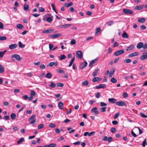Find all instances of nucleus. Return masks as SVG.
<instances>
[{"instance_id": "f257e3e1", "label": "nucleus", "mask_w": 147, "mask_h": 147, "mask_svg": "<svg viewBox=\"0 0 147 147\" xmlns=\"http://www.w3.org/2000/svg\"><path fill=\"white\" fill-rule=\"evenodd\" d=\"M123 11L124 13L127 14H132L133 13V11L130 9H123Z\"/></svg>"}, {"instance_id": "f03ea898", "label": "nucleus", "mask_w": 147, "mask_h": 147, "mask_svg": "<svg viewBox=\"0 0 147 147\" xmlns=\"http://www.w3.org/2000/svg\"><path fill=\"white\" fill-rule=\"evenodd\" d=\"M124 51L123 49H121L117 51L114 53V55L117 56L124 53Z\"/></svg>"}, {"instance_id": "7ed1b4c3", "label": "nucleus", "mask_w": 147, "mask_h": 147, "mask_svg": "<svg viewBox=\"0 0 147 147\" xmlns=\"http://www.w3.org/2000/svg\"><path fill=\"white\" fill-rule=\"evenodd\" d=\"M116 104L119 106H125L126 105V103L124 101H122L116 102Z\"/></svg>"}, {"instance_id": "20e7f679", "label": "nucleus", "mask_w": 147, "mask_h": 147, "mask_svg": "<svg viewBox=\"0 0 147 147\" xmlns=\"http://www.w3.org/2000/svg\"><path fill=\"white\" fill-rule=\"evenodd\" d=\"M61 34L58 33L55 34L50 35L49 36V38H55L59 36H61Z\"/></svg>"}, {"instance_id": "39448f33", "label": "nucleus", "mask_w": 147, "mask_h": 147, "mask_svg": "<svg viewBox=\"0 0 147 147\" xmlns=\"http://www.w3.org/2000/svg\"><path fill=\"white\" fill-rule=\"evenodd\" d=\"M106 87V85L105 84H100L98 86H96V88L97 89H99L101 88H104Z\"/></svg>"}, {"instance_id": "423d86ee", "label": "nucleus", "mask_w": 147, "mask_h": 147, "mask_svg": "<svg viewBox=\"0 0 147 147\" xmlns=\"http://www.w3.org/2000/svg\"><path fill=\"white\" fill-rule=\"evenodd\" d=\"M76 57L78 58L81 59L82 58V54L81 51H78L76 53Z\"/></svg>"}, {"instance_id": "0eeeda50", "label": "nucleus", "mask_w": 147, "mask_h": 147, "mask_svg": "<svg viewBox=\"0 0 147 147\" xmlns=\"http://www.w3.org/2000/svg\"><path fill=\"white\" fill-rule=\"evenodd\" d=\"M88 64L87 62L84 61V63L81 64L80 65V67L81 69H82L84 67H86Z\"/></svg>"}, {"instance_id": "6e6552de", "label": "nucleus", "mask_w": 147, "mask_h": 147, "mask_svg": "<svg viewBox=\"0 0 147 147\" xmlns=\"http://www.w3.org/2000/svg\"><path fill=\"white\" fill-rule=\"evenodd\" d=\"M11 58H15L17 60L20 61L21 60V58L20 56L17 54H14L11 56Z\"/></svg>"}, {"instance_id": "1a4fd4ad", "label": "nucleus", "mask_w": 147, "mask_h": 147, "mask_svg": "<svg viewBox=\"0 0 147 147\" xmlns=\"http://www.w3.org/2000/svg\"><path fill=\"white\" fill-rule=\"evenodd\" d=\"M139 55V53L138 52H135L129 54L128 55V57H132L135 56H137Z\"/></svg>"}, {"instance_id": "9d476101", "label": "nucleus", "mask_w": 147, "mask_h": 147, "mask_svg": "<svg viewBox=\"0 0 147 147\" xmlns=\"http://www.w3.org/2000/svg\"><path fill=\"white\" fill-rule=\"evenodd\" d=\"M140 59L142 60H144L147 58V53H145L142 54V55L141 56Z\"/></svg>"}, {"instance_id": "9b49d317", "label": "nucleus", "mask_w": 147, "mask_h": 147, "mask_svg": "<svg viewBox=\"0 0 147 147\" xmlns=\"http://www.w3.org/2000/svg\"><path fill=\"white\" fill-rule=\"evenodd\" d=\"M144 43L142 42L138 43L137 45V47L138 49H140L142 47L143 48Z\"/></svg>"}, {"instance_id": "f8f14e48", "label": "nucleus", "mask_w": 147, "mask_h": 147, "mask_svg": "<svg viewBox=\"0 0 147 147\" xmlns=\"http://www.w3.org/2000/svg\"><path fill=\"white\" fill-rule=\"evenodd\" d=\"M17 45L16 44H11L9 46V48L11 49H13L17 47Z\"/></svg>"}, {"instance_id": "ddd939ff", "label": "nucleus", "mask_w": 147, "mask_h": 147, "mask_svg": "<svg viewBox=\"0 0 147 147\" xmlns=\"http://www.w3.org/2000/svg\"><path fill=\"white\" fill-rule=\"evenodd\" d=\"M53 31V29H49L43 30L42 31V32L44 33H51Z\"/></svg>"}, {"instance_id": "4468645a", "label": "nucleus", "mask_w": 147, "mask_h": 147, "mask_svg": "<svg viewBox=\"0 0 147 147\" xmlns=\"http://www.w3.org/2000/svg\"><path fill=\"white\" fill-rule=\"evenodd\" d=\"M97 61L98 59L97 58H96L93 59V60H92L90 63L89 64V66H91L92 67H93V64L95 63Z\"/></svg>"}, {"instance_id": "2eb2a0df", "label": "nucleus", "mask_w": 147, "mask_h": 147, "mask_svg": "<svg viewBox=\"0 0 147 147\" xmlns=\"http://www.w3.org/2000/svg\"><path fill=\"white\" fill-rule=\"evenodd\" d=\"M134 47V45H131L127 47L126 51H127L131 50L133 49Z\"/></svg>"}, {"instance_id": "dca6fc26", "label": "nucleus", "mask_w": 147, "mask_h": 147, "mask_svg": "<svg viewBox=\"0 0 147 147\" xmlns=\"http://www.w3.org/2000/svg\"><path fill=\"white\" fill-rule=\"evenodd\" d=\"M116 99H115L114 98H109L108 99V101L109 102H110L111 103H116Z\"/></svg>"}, {"instance_id": "f3484780", "label": "nucleus", "mask_w": 147, "mask_h": 147, "mask_svg": "<svg viewBox=\"0 0 147 147\" xmlns=\"http://www.w3.org/2000/svg\"><path fill=\"white\" fill-rule=\"evenodd\" d=\"M144 6L143 5H140L139 6H136L135 7V9L137 10H140L142 9Z\"/></svg>"}, {"instance_id": "a211bd4d", "label": "nucleus", "mask_w": 147, "mask_h": 147, "mask_svg": "<svg viewBox=\"0 0 147 147\" xmlns=\"http://www.w3.org/2000/svg\"><path fill=\"white\" fill-rule=\"evenodd\" d=\"M71 25V24H66L63 25H62L59 26V27L61 28H66L69 27V26Z\"/></svg>"}, {"instance_id": "6ab92c4d", "label": "nucleus", "mask_w": 147, "mask_h": 147, "mask_svg": "<svg viewBox=\"0 0 147 147\" xmlns=\"http://www.w3.org/2000/svg\"><path fill=\"white\" fill-rule=\"evenodd\" d=\"M53 16H52V18L49 17H47L46 18V20L47 22L49 23H51L53 21Z\"/></svg>"}, {"instance_id": "aec40b11", "label": "nucleus", "mask_w": 147, "mask_h": 147, "mask_svg": "<svg viewBox=\"0 0 147 147\" xmlns=\"http://www.w3.org/2000/svg\"><path fill=\"white\" fill-rule=\"evenodd\" d=\"M101 78L99 77H94L92 80V82H95L99 81L101 80Z\"/></svg>"}, {"instance_id": "412c9836", "label": "nucleus", "mask_w": 147, "mask_h": 147, "mask_svg": "<svg viewBox=\"0 0 147 147\" xmlns=\"http://www.w3.org/2000/svg\"><path fill=\"white\" fill-rule=\"evenodd\" d=\"M122 37L124 38H128V36L127 34L125 32H124L122 34Z\"/></svg>"}, {"instance_id": "4be33fe9", "label": "nucleus", "mask_w": 147, "mask_h": 147, "mask_svg": "<svg viewBox=\"0 0 147 147\" xmlns=\"http://www.w3.org/2000/svg\"><path fill=\"white\" fill-rule=\"evenodd\" d=\"M63 104L62 102H59L58 104V106L59 108V109H63Z\"/></svg>"}, {"instance_id": "5701e85b", "label": "nucleus", "mask_w": 147, "mask_h": 147, "mask_svg": "<svg viewBox=\"0 0 147 147\" xmlns=\"http://www.w3.org/2000/svg\"><path fill=\"white\" fill-rule=\"evenodd\" d=\"M73 5V3L72 2H70L69 3H65L64 4L65 6L67 7H68L69 6H70L72 5Z\"/></svg>"}, {"instance_id": "b1692460", "label": "nucleus", "mask_w": 147, "mask_h": 147, "mask_svg": "<svg viewBox=\"0 0 147 147\" xmlns=\"http://www.w3.org/2000/svg\"><path fill=\"white\" fill-rule=\"evenodd\" d=\"M146 21V20L144 18H141L138 19V21L140 23H143Z\"/></svg>"}, {"instance_id": "393cba45", "label": "nucleus", "mask_w": 147, "mask_h": 147, "mask_svg": "<svg viewBox=\"0 0 147 147\" xmlns=\"http://www.w3.org/2000/svg\"><path fill=\"white\" fill-rule=\"evenodd\" d=\"M98 69H96L94 70V71L92 73V75L93 76L95 77L97 75L98 73Z\"/></svg>"}, {"instance_id": "a878e982", "label": "nucleus", "mask_w": 147, "mask_h": 147, "mask_svg": "<svg viewBox=\"0 0 147 147\" xmlns=\"http://www.w3.org/2000/svg\"><path fill=\"white\" fill-rule=\"evenodd\" d=\"M4 71V68L1 65H0V73H3Z\"/></svg>"}, {"instance_id": "bb28decb", "label": "nucleus", "mask_w": 147, "mask_h": 147, "mask_svg": "<svg viewBox=\"0 0 147 147\" xmlns=\"http://www.w3.org/2000/svg\"><path fill=\"white\" fill-rule=\"evenodd\" d=\"M75 60V57L74 56V57H73V58L71 59V61L70 62L69 64L68 65V66L70 67L71 66L73 63L74 61Z\"/></svg>"}, {"instance_id": "cd10ccee", "label": "nucleus", "mask_w": 147, "mask_h": 147, "mask_svg": "<svg viewBox=\"0 0 147 147\" xmlns=\"http://www.w3.org/2000/svg\"><path fill=\"white\" fill-rule=\"evenodd\" d=\"M7 52L6 50H4L3 51H0V57H2Z\"/></svg>"}, {"instance_id": "c85d7f7f", "label": "nucleus", "mask_w": 147, "mask_h": 147, "mask_svg": "<svg viewBox=\"0 0 147 147\" xmlns=\"http://www.w3.org/2000/svg\"><path fill=\"white\" fill-rule=\"evenodd\" d=\"M10 117L11 119L14 120L16 118V115L15 113H12L10 115Z\"/></svg>"}, {"instance_id": "c756f323", "label": "nucleus", "mask_w": 147, "mask_h": 147, "mask_svg": "<svg viewBox=\"0 0 147 147\" xmlns=\"http://www.w3.org/2000/svg\"><path fill=\"white\" fill-rule=\"evenodd\" d=\"M24 141V138H21L18 141L17 143L18 144H20Z\"/></svg>"}, {"instance_id": "7c9ffc66", "label": "nucleus", "mask_w": 147, "mask_h": 147, "mask_svg": "<svg viewBox=\"0 0 147 147\" xmlns=\"http://www.w3.org/2000/svg\"><path fill=\"white\" fill-rule=\"evenodd\" d=\"M52 75L51 74V73L50 72L47 73L46 75V77L48 78H51L52 77Z\"/></svg>"}, {"instance_id": "2f4dec72", "label": "nucleus", "mask_w": 147, "mask_h": 147, "mask_svg": "<svg viewBox=\"0 0 147 147\" xmlns=\"http://www.w3.org/2000/svg\"><path fill=\"white\" fill-rule=\"evenodd\" d=\"M56 86V85L53 82H51V84L50 85V86L52 88H55Z\"/></svg>"}, {"instance_id": "473e14b6", "label": "nucleus", "mask_w": 147, "mask_h": 147, "mask_svg": "<svg viewBox=\"0 0 147 147\" xmlns=\"http://www.w3.org/2000/svg\"><path fill=\"white\" fill-rule=\"evenodd\" d=\"M66 56L64 55H62L60 56L59 59L62 60L65 59L66 58Z\"/></svg>"}, {"instance_id": "72a5a7b5", "label": "nucleus", "mask_w": 147, "mask_h": 147, "mask_svg": "<svg viewBox=\"0 0 147 147\" xmlns=\"http://www.w3.org/2000/svg\"><path fill=\"white\" fill-rule=\"evenodd\" d=\"M115 72V69H113L112 71H110V72H109V77L111 78V77L113 75V74H114V72Z\"/></svg>"}, {"instance_id": "f704fd0d", "label": "nucleus", "mask_w": 147, "mask_h": 147, "mask_svg": "<svg viewBox=\"0 0 147 147\" xmlns=\"http://www.w3.org/2000/svg\"><path fill=\"white\" fill-rule=\"evenodd\" d=\"M17 27L19 29H22L24 27L23 26L20 24H18L17 25Z\"/></svg>"}, {"instance_id": "c9c22d12", "label": "nucleus", "mask_w": 147, "mask_h": 147, "mask_svg": "<svg viewBox=\"0 0 147 147\" xmlns=\"http://www.w3.org/2000/svg\"><path fill=\"white\" fill-rule=\"evenodd\" d=\"M24 9L25 10H26L28 9L29 8V5L28 4H25L24 7Z\"/></svg>"}, {"instance_id": "e433bc0d", "label": "nucleus", "mask_w": 147, "mask_h": 147, "mask_svg": "<svg viewBox=\"0 0 147 147\" xmlns=\"http://www.w3.org/2000/svg\"><path fill=\"white\" fill-rule=\"evenodd\" d=\"M107 107H103L100 109V111L101 112H103L106 111Z\"/></svg>"}, {"instance_id": "4c0bfd02", "label": "nucleus", "mask_w": 147, "mask_h": 147, "mask_svg": "<svg viewBox=\"0 0 147 147\" xmlns=\"http://www.w3.org/2000/svg\"><path fill=\"white\" fill-rule=\"evenodd\" d=\"M111 81L113 83H116L117 80L115 78H112L111 80Z\"/></svg>"}, {"instance_id": "58836bf2", "label": "nucleus", "mask_w": 147, "mask_h": 147, "mask_svg": "<svg viewBox=\"0 0 147 147\" xmlns=\"http://www.w3.org/2000/svg\"><path fill=\"white\" fill-rule=\"evenodd\" d=\"M56 85L57 86V87H62L64 85V84H63L62 83H57L56 84Z\"/></svg>"}, {"instance_id": "ea45409f", "label": "nucleus", "mask_w": 147, "mask_h": 147, "mask_svg": "<svg viewBox=\"0 0 147 147\" xmlns=\"http://www.w3.org/2000/svg\"><path fill=\"white\" fill-rule=\"evenodd\" d=\"M35 117V115H33L29 118L28 119V121H30L32 120H34Z\"/></svg>"}, {"instance_id": "a19ab883", "label": "nucleus", "mask_w": 147, "mask_h": 147, "mask_svg": "<svg viewBox=\"0 0 147 147\" xmlns=\"http://www.w3.org/2000/svg\"><path fill=\"white\" fill-rule=\"evenodd\" d=\"M82 84L84 86H86L88 84V82L87 81H85L82 82Z\"/></svg>"}, {"instance_id": "79ce46f5", "label": "nucleus", "mask_w": 147, "mask_h": 147, "mask_svg": "<svg viewBox=\"0 0 147 147\" xmlns=\"http://www.w3.org/2000/svg\"><path fill=\"white\" fill-rule=\"evenodd\" d=\"M18 45L20 47L24 48V45L20 41L18 42Z\"/></svg>"}, {"instance_id": "37998d69", "label": "nucleus", "mask_w": 147, "mask_h": 147, "mask_svg": "<svg viewBox=\"0 0 147 147\" xmlns=\"http://www.w3.org/2000/svg\"><path fill=\"white\" fill-rule=\"evenodd\" d=\"M7 37L6 36H0V41H2L6 40Z\"/></svg>"}, {"instance_id": "c03bdc74", "label": "nucleus", "mask_w": 147, "mask_h": 147, "mask_svg": "<svg viewBox=\"0 0 147 147\" xmlns=\"http://www.w3.org/2000/svg\"><path fill=\"white\" fill-rule=\"evenodd\" d=\"M31 96H33L36 95V93L35 91L33 90H31Z\"/></svg>"}, {"instance_id": "a18cd8bd", "label": "nucleus", "mask_w": 147, "mask_h": 147, "mask_svg": "<svg viewBox=\"0 0 147 147\" xmlns=\"http://www.w3.org/2000/svg\"><path fill=\"white\" fill-rule=\"evenodd\" d=\"M131 61L130 59H125L124 60V61L125 63H130L131 62Z\"/></svg>"}, {"instance_id": "49530a36", "label": "nucleus", "mask_w": 147, "mask_h": 147, "mask_svg": "<svg viewBox=\"0 0 147 147\" xmlns=\"http://www.w3.org/2000/svg\"><path fill=\"white\" fill-rule=\"evenodd\" d=\"M119 115H120V113H116L115 114L114 116V119H117L118 117V116H119Z\"/></svg>"}, {"instance_id": "de8ad7c7", "label": "nucleus", "mask_w": 147, "mask_h": 147, "mask_svg": "<svg viewBox=\"0 0 147 147\" xmlns=\"http://www.w3.org/2000/svg\"><path fill=\"white\" fill-rule=\"evenodd\" d=\"M49 126L51 128H54L55 127V125L53 123H51L49 124Z\"/></svg>"}, {"instance_id": "09e8293b", "label": "nucleus", "mask_w": 147, "mask_h": 147, "mask_svg": "<svg viewBox=\"0 0 147 147\" xmlns=\"http://www.w3.org/2000/svg\"><path fill=\"white\" fill-rule=\"evenodd\" d=\"M57 71L59 73H65L64 71L60 69H58L57 70Z\"/></svg>"}, {"instance_id": "8fccbe9b", "label": "nucleus", "mask_w": 147, "mask_h": 147, "mask_svg": "<svg viewBox=\"0 0 147 147\" xmlns=\"http://www.w3.org/2000/svg\"><path fill=\"white\" fill-rule=\"evenodd\" d=\"M146 139H145L144 141L142 143V145L143 147H145L146 144Z\"/></svg>"}, {"instance_id": "3c124183", "label": "nucleus", "mask_w": 147, "mask_h": 147, "mask_svg": "<svg viewBox=\"0 0 147 147\" xmlns=\"http://www.w3.org/2000/svg\"><path fill=\"white\" fill-rule=\"evenodd\" d=\"M111 131L113 133H115L116 131V129L114 127H112L111 129Z\"/></svg>"}, {"instance_id": "603ef678", "label": "nucleus", "mask_w": 147, "mask_h": 147, "mask_svg": "<svg viewBox=\"0 0 147 147\" xmlns=\"http://www.w3.org/2000/svg\"><path fill=\"white\" fill-rule=\"evenodd\" d=\"M107 105L106 103L101 102L100 103V106L101 107H103L106 106Z\"/></svg>"}, {"instance_id": "864d4df0", "label": "nucleus", "mask_w": 147, "mask_h": 147, "mask_svg": "<svg viewBox=\"0 0 147 147\" xmlns=\"http://www.w3.org/2000/svg\"><path fill=\"white\" fill-rule=\"evenodd\" d=\"M49 147H55L56 146V145L54 143H52L49 144Z\"/></svg>"}, {"instance_id": "5fc2aeb1", "label": "nucleus", "mask_w": 147, "mask_h": 147, "mask_svg": "<svg viewBox=\"0 0 147 147\" xmlns=\"http://www.w3.org/2000/svg\"><path fill=\"white\" fill-rule=\"evenodd\" d=\"M140 115L141 116L143 117L144 118H146L147 117V116L144 115V113H140Z\"/></svg>"}, {"instance_id": "6e6d98bb", "label": "nucleus", "mask_w": 147, "mask_h": 147, "mask_svg": "<svg viewBox=\"0 0 147 147\" xmlns=\"http://www.w3.org/2000/svg\"><path fill=\"white\" fill-rule=\"evenodd\" d=\"M100 95V93L99 92H97V93L95 95L96 98H99Z\"/></svg>"}, {"instance_id": "4d7b16f0", "label": "nucleus", "mask_w": 147, "mask_h": 147, "mask_svg": "<svg viewBox=\"0 0 147 147\" xmlns=\"http://www.w3.org/2000/svg\"><path fill=\"white\" fill-rule=\"evenodd\" d=\"M32 15L35 17H36L39 16L40 14L35 13L32 14Z\"/></svg>"}, {"instance_id": "13d9d810", "label": "nucleus", "mask_w": 147, "mask_h": 147, "mask_svg": "<svg viewBox=\"0 0 147 147\" xmlns=\"http://www.w3.org/2000/svg\"><path fill=\"white\" fill-rule=\"evenodd\" d=\"M113 140V138L111 137H110L107 139V141L109 143L110 142Z\"/></svg>"}, {"instance_id": "bf43d9fd", "label": "nucleus", "mask_w": 147, "mask_h": 147, "mask_svg": "<svg viewBox=\"0 0 147 147\" xmlns=\"http://www.w3.org/2000/svg\"><path fill=\"white\" fill-rule=\"evenodd\" d=\"M39 10L40 11L42 12H43L45 11L43 7H39Z\"/></svg>"}, {"instance_id": "052dcab7", "label": "nucleus", "mask_w": 147, "mask_h": 147, "mask_svg": "<svg viewBox=\"0 0 147 147\" xmlns=\"http://www.w3.org/2000/svg\"><path fill=\"white\" fill-rule=\"evenodd\" d=\"M140 28L142 30H144V29H146V27L144 25H142L140 26Z\"/></svg>"}, {"instance_id": "680f3d73", "label": "nucleus", "mask_w": 147, "mask_h": 147, "mask_svg": "<svg viewBox=\"0 0 147 147\" xmlns=\"http://www.w3.org/2000/svg\"><path fill=\"white\" fill-rule=\"evenodd\" d=\"M101 30V29L100 28H97L96 31V34L98 32H99Z\"/></svg>"}, {"instance_id": "e2e57ef3", "label": "nucleus", "mask_w": 147, "mask_h": 147, "mask_svg": "<svg viewBox=\"0 0 147 147\" xmlns=\"http://www.w3.org/2000/svg\"><path fill=\"white\" fill-rule=\"evenodd\" d=\"M113 24V22L112 21H110L108 22L107 23V25L109 26H110Z\"/></svg>"}, {"instance_id": "0e129e2a", "label": "nucleus", "mask_w": 147, "mask_h": 147, "mask_svg": "<svg viewBox=\"0 0 147 147\" xmlns=\"http://www.w3.org/2000/svg\"><path fill=\"white\" fill-rule=\"evenodd\" d=\"M43 125L42 124H39L38 126V129H40L42 128L43 127Z\"/></svg>"}, {"instance_id": "69168bd1", "label": "nucleus", "mask_w": 147, "mask_h": 147, "mask_svg": "<svg viewBox=\"0 0 147 147\" xmlns=\"http://www.w3.org/2000/svg\"><path fill=\"white\" fill-rule=\"evenodd\" d=\"M70 43L72 45L75 44L76 43V42L75 40H71V42Z\"/></svg>"}, {"instance_id": "338daca9", "label": "nucleus", "mask_w": 147, "mask_h": 147, "mask_svg": "<svg viewBox=\"0 0 147 147\" xmlns=\"http://www.w3.org/2000/svg\"><path fill=\"white\" fill-rule=\"evenodd\" d=\"M123 96L124 98H126L128 96V94L126 92H124L123 94Z\"/></svg>"}, {"instance_id": "774afa93", "label": "nucleus", "mask_w": 147, "mask_h": 147, "mask_svg": "<svg viewBox=\"0 0 147 147\" xmlns=\"http://www.w3.org/2000/svg\"><path fill=\"white\" fill-rule=\"evenodd\" d=\"M95 133V132L94 131H92L90 133H89L88 136H90L94 134Z\"/></svg>"}]
</instances>
